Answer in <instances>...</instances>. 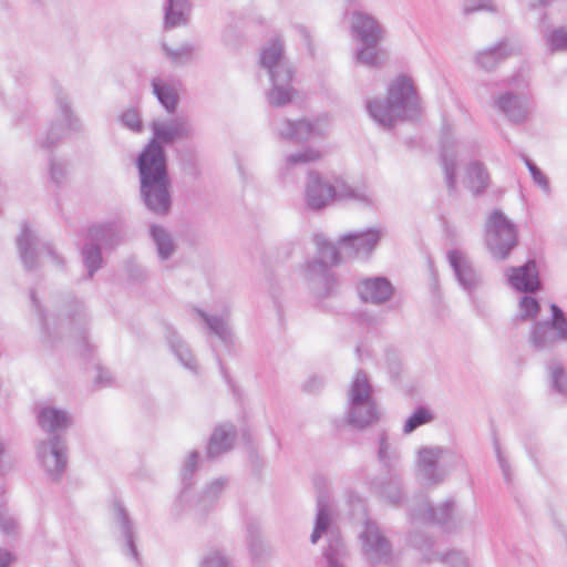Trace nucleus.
<instances>
[{
  "label": "nucleus",
  "mask_w": 567,
  "mask_h": 567,
  "mask_svg": "<svg viewBox=\"0 0 567 567\" xmlns=\"http://www.w3.org/2000/svg\"><path fill=\"white\" fill-rule=\"evenodd\" d=\"M224 486L225 480L223 478H218L212 482L203 492V496L199 499V504L203 505V507H206L208 503H213L219 496Z\"/></svg>",
  "instance_id": "obj_51"
},
{
  "label": "nucleus",
  "mask_w": 567,
  "mask_h": 567,
  "mask_svg": "<svg viewBox=\"0 0 567 567\" xmlns=\"http://www.w3.org/2000/svg\"><path fill=\"white\" fill-rule=\"evenodd\" d=\"M166 339L172 351L179 360V362L186 369L190 370L192 372H196L197 365L192 351L189 350L188 346L182 340V338L177 334V332L171 327L166 329Z\"/></svg>",
  "instance_id": "obj_32"
},
{
  "label": "nucleus",
  "mask_w": 567,
  "mask_h": 567,
  "mask_svg": "<svg viewBox=\"0 0 567 567\" xmlns=\"http://www.w3.org/2000/svg\"><path fill=\"white\" fill-rule=\"evenodd\" d=\"M544 326H534V337H533V340H534V346L536 347H539V346H543V341H542V338H540V333H542V330H543Z\"/></svg>",
  "instance_id": "obj_64"
},
{
  "label": "nucleus",
  "mask_w": 567,
  "mask_h": 567,
  "mask_svg": "<svg viewBox=\"0 0 567 567\" xmlns=\"http://www.w3.org/2000/svg\"><path fill=\"white\" fill-rule=\"evenodd\" d=\"M367 109L370 116L383 127L414 117L417 113V96L411 80L398 78L390 84L388 96L369 101Z\"/></svg>",
  "instance_id": "obj_2"
},
{
  "label": "nucleus",
  "mask_w": 567,
  "mask_h": 567,
  "mask_svg": "<svg viewBox=\"0 0 567 567\" xmlns=\"http://www.w3.org/2000/svg\"><path fill=\"white\" fill-rule=\"evenodd\" d=\"M136 166L143 204L152 214L158 217L167 216L173 205L167 164L137 157Z\"/></svg>",
  "instance_id": "obj_4"
},
{
  "label": "nucleus",
  "mask_w": 567,
  "mask_h": 567,
  "mask_svg": "<svg viewBox=\"0 0 567 567\" xmlns=\"http://www.w3.org/2000/svg\"><path fill=\"white\" fill-rule=\"evenodd\" d=\"M372 192L364 184L351 186L337 178L330 183L317 171H309L305 184L306 205L311 210H321L334 199H349L363 205L372 204Z\"/></svg>",
  "instance_id": "obj_3"
},
{
  "label": "nucleus",
  "mask_w": 567,
  "mask_h": 567,
  "mask_svg": "<svg viewBox=\"0 0 567 567\" xmlns=\"http://www.w3.org/2000/svg\"><path fill=\"white\" fill-rule=\"evenodd\" d=\"M151 130L153 136L137 157L161 164H167L164 145H172L176 141L190 140L195 135L194 126L186 116L154 120L151 123Z\"/></svg>",
  "instance_id": "obj_8"
},
{
  "label": "nucleus",
  "mask_w": 567,
  "mask_h": 567,
  "mask_svg": "<svg viewBox=\"0 0 567 567\" xmlns=\"http://www.w3.org/2000/svg\"><path fill=\"white\" fill-rule=\"evenodd\" d=\"M522 52V44L517 39L504 38L491 48L478 51L475 62L478 68L493 71L506 59L518 55Z\"/></svg>",
  "instance_id": "obj_17"
},
{
  "label": "nucleus",
  "mask_w": 567,
  "mask_h": 567,
  "mask_svg": "<svg viewBox=\"0 0 567 567\" xmlns=\"http://www.w3.org/2000/svg\"><path fill=\"white\" fill-rule=\"evenodd\" d=\"M197 463H198V452L193 451L192 453H189V455L187 456V458L183 465V483L185 486L190 485L189 481L192 480V476L197 468Z\"/></svg>",
  "instance_id": "obj_55"
},
{
  "label": "nucleus",
  "mask_w": 567,
  "mask_h": 567,
  "mask_svg": "<svg viewBox=\"0 0 567 567\" xmlns=\"http://www.w3.org/2000/svg\"><path fill=\"white\" fill-rule=\"evenodd\" d=\"M323 555L327 560V567H346V547L342 539L334 532L330 533V543L324 549Z\"/></svg>",
  "instance_id": "obj_39"
},
{
  "label": "nucleus",
  "mask_w": 567,
  "mask_h": 567,
  "mask_svg": "<svg viewBox=\"0 0 567 567\" xmlns=\"http://www.w3.org/2000/svg\"><path fill=\"white\" fill-rule=\"evenodd\" d=\"M50 165V178L51 182L54 183L56 186H61L66 181V163L61 159L51 158L49 162Z\"/></svg>",
  "instance_id": "obj_50"
},
{
  "label": "nucleus",
  "mask_w": 567,
  "mask_h": 567,
  "mask_svg": "<svg viewBox=\"0 0 567 567\" xmlns=\"http://www.w3.org/2000/svg\"><path fill=\"white\" fill-rule=\"evenodd\" d=\"M422 559L425 563L441 561L449 567H468L466 556L458 550H451L446 554L425 553Z\"/></svg>",
  "instance_id": "obj_42"
},
{
  "label": "nucleus",
  "mask_w": 567,
  "mask_h": 567,
  "mask_svg": "<svg viewBox=\"0 0 567 567\" xmlns=\"http://www.w3.org/2000/svg\"><path fill=\"white\" fill-rule=\"evenodd\" d=\"M454 508L453 499H447L437 507H433L427 499H422L417 506L410 509V516L413 520L437 524L445 530H452L458 526Z\"/></svg>",
  "instance_id": "obj_13"
},
{
  "label": "nucleus",
  "mask_w": 567,
  "mask_h": 567,
  "mask_svg": "<svg viewBox=\"0 0 567 567\" xmlns=\"http://www.w3.org/2000/svg\"><path fill=\"white\" fill-rule=\"evenodd\" d=\"M323 384V380L319 377H311L305 384L303 389L305 391L309 393H313L318 391Z\"/></svg>",
  "instance_id": "obj_59"
},
{
  "label": "nucleus",
  "mask_w": 567,
  "mask_h": 567,
  "mask_svg": "<svg viewBox=\"0 0 567 567\" xmlns=\"http://www.w3.org/2000/svg\"><path fill=\"white\" fill-rule=\"evenodd\" d=\"M30 298L32 302V307L35 309L39 321L44 333V337L54 342L61 334L62 330H70L78 341L81 343L83 350H81V354L85 355L91 351V346L87 342V337L85 332V327L87 324L86 313L84 311V306L81 300L75 298H71L68 303L61 310L60 317L58 321H53L50 323L49 319L44 315L43 309L40 306V302L35 296V291H30Z\"/></svg>",
  "instance_id": "obj_5"
},
{
  "label": "nucleus",
  "mask_w": 567,
  "mask_h": 567,
  "mask_svg": "<svg viewBox=\"0 0 567 567\" xmlns=\"http://www.w3.org/2000/svg\"><path fill=\"white\" fill-rule=\"evenodd\" d=\"M190 10L189 0H167L165 4L164 27L173 29L186 25Z\"/></svg>",
  "instance_id": "obj_31"
},
{
  "label": "nucleus",
  "mask_w": 567,
  "mask_h": 567,
  "mask_svg": "<svg viewBox=\"0 0 567 567\" xmlns=\"http://www.w3.org/2000/svg\"><path fill=\"white\" fill-rule=\"evenodd\" d=\"M507 285L517 292L532 295V259L524 265L509 267L505 272Z\"/></svg>",
  "instance_id": "obj_30"
},
{
  "label": "nucleus",
  "mask_w": 567,
  "mask_h": 567,
  "mask_svg": "<svg viewBox=\"0 0 567 567\" xmlns=\"http://www.w3.org/2000/svg\"><path fill=\"white\" fill-rule=\"evenodd\" d=\"M379 45L380 44H361V47L355 50V61L371 68L381 66L386 60V52Z\"/></svg>",
  "instance_id": "obj_37"
},
{
  "label": "nucleus",
  "mask_w": 567,
  "mask_h": 567,
  "mask_svg": "<svg viewBox=\"0 0 567 567\" xmlns=\"http://www.w3.org/2000/svg\"><path fill=\"white\" fill-rule=\"evenodd\" d=\"M534 185H537L543 193L549 197L551 194L548 177L534 164Z\"/></svg>",
  "instance_id": "obj_57"
},
{
  "label": "nucleus",
  "mask_w": 567,
  "mask_h": 567,
  "mask_svg": "<svg viewBox=\"0 0 567 567\" xmlns=\"http://www.w3.org/2000/svg\"><path fill=\"white\" fill-rule=\"evenodd\" d=\"M463 145L455 141L450 131H444L441 138V163L445 174L449 192L455 190L456 185V158L461 154Z\"/></svg>",
  "instance_id": "obj_21"
},
{
  "label": "nucleus",
  "mask_w": 567,
  "mask_h": 567,
  "mask_svg": "<svg viewBox=\"0 0 567 567\" xmlns=\"http://www.w3.org/2000/svg\"><path fill=\"white\" fill-rule=\"evenodd\" d=\"M378 458L382 464L385 472H394L399 471L398 461L399 455L395 450H393L388 442L386 433H381L379 437V449H378Z\"/></svg>",
  "instance_id": "obj_40"
},
{
  "label": "nucleus",
  "mask_w": 567,
  "mask_h": 567,
  "mask_svg": "<svg viewBox=\"0 0 567 567\" xmlns=\"http://www.w3.org/2000/svg\"><path fill=\"white\" fill-rule=\"evenodd\" d=\"M362 550L371 564L388 563L391 558V544L381 533L377 523L365 520L364 528L360 534Z\"/></svg>",
  "instance_id": "obj_14"
},
{
  "label": "nucleus",
  "mask_w": 567,
  "mask_h": 567,
  "mask_svg": "<svg viewBox=\"0 0 567 567\" xmlns=\"http://www.w3.org/2000/svg\"><path fill=\"white\" fill-rule=\"evenodd\" d=\"M42 249H44L47 251V254L51 257V259L54 264H56L58 266L64 265L63 258L56 254V251L54 250L53 246L50 243H44L42 245Z\"/></svg>",
  "instance_id": "obj_60"
},
{
  "label": "nucleus",
  "mask_w": 567,
  "mask_h": 567,
  "mask_svg": "<svg viewBox=\"0 0 567 567\" xmlns=\"http://www.w3.org/2000/svg\"><path fill=\"white\" fill-rule=\"evenodd\" d=\"M126 234L125 224L121 218L97 223L87 229L86 239L104 248L120 245Z\"/></svg>",
  "instance_id": "obj_20"
},
{
  "label": "nucleus",
  "mask_w": 567,
  "mask_h": 567,
  "mask_svg": "<svg viewBox=\"0 0 567 567\" xmlns=\"http://www.w3.org/2000/svg\"><path fill=\"white\" fill-rule=\"evenodd\" d=\"M12 561V555L4 549H0V567H9Z\"/></svg>",
  "instance_id": "obj_63"
},
{
  "label": "nucleus",
  "mask_w": 567,
  "mask_h": 567,
  "mask_svg": "<svg viewBox=\"0 0 567 567\" xmlns=\"http://www.w3.org/2000/svg\"><path fill=\"white\" fill-rule=\"evenodd\" d=\"M550 373L554 389L567 398V372L560 365H553Z\"/></svg>",
  "instance_id": "obj_52"
},
{
  "label": "nucleus",
  "mask_w": 567,
  "mask_h": 567,
  "mask_svg": "<svg viewBox=\"0 0 567 567\" xmlns=\"http://www.w3.org/2000/svg\"><path fill=\"white\" fill-rule=\"evenodd\" d=\"M121 122L126 128L135 133H141L143 131V122L141 115L134 109H130L123 112L121 115Z\"/></svg>",
  "instance_id": "obj_53"
},
{
  "label": "nucleus",
  "mask_w": 567,
  "mask_h": 567,
  "mask_svg": "<svg viewBox=\"0 0 567 567\" xmlns=\"http://www.w3.org/2000/svg\"><path fill=\"white\" fill-rule=\"evenodd\" d=\"M315 244L317 257L307 262L305 274L311 286L312 295L322 300L333 297L338 292V279L331 271V267L340 262V254L323 235H316Z\"/></svg>",
  "instance_id": "obj_7"
},
{
  "label": "nucleus",
  "mask_w": 567,
  "mask_h": 567,
  "mask_svg": "<svg viewBox=\"0 0 567 567\" xmlns=\"http://www.w3.org/2000/svg\"><path fill=\"white\" fill-rule=\"evenodd\" d=\"M486 246L495 259H506L517 245L515 225L501 212L493 210L485 225Z\"/></svg>",
  "instance_id": "obj_10"
},
{
  "label": "nucleus",
  "mask_w": 567,
  "mask_h": 567,
  "mask_svg": "<svg viewBox=\"0 0 567 567\" xmlns=\"http://www.w3.org/2000/svg\"><path fill=\"white\" fill-rule=\"evenodd\" d=\"M551 318L546 322L551 329L557 331L559 339L567 340V318L556 303L550 305Z\"/></svg>",
  "instance_id": "obj_46"
},
{
  "label": "nucleus",
  "mask_w": 567,
  "mask_h": 567,
  "mask_svg": "<svg viewBox=\"0 0 567 567\" xmlns=\"http://www.w3.org/2000/svg\"><path fill=\"white\" fill-rule=\"evenodd\" d=\"M443 453L441 447H424L419 452V475L429 485H436L444 480L445 472L439 466Z\"/></svg>",
  "instance_id": "obj_23"
},
{
  "label": "nucleus",
  "mask_w": 567,
  "mask_h": 567,
  "mask_svg": "<svg viewBox=\"0 0 567 567\" xmlns=\"http://www.w3.org/2000/svg\"><path fill=\"white\" fill-rule=\"evenodd\" d=\"M101 246L86 239L81 249V257L84 268L86 269V279L93 278L95 272L103 267L104 260Z\"/></svg>",
  "instance_id": "obj_34"
},
{
  "label": "nucleus",
  "mask_w": 567,
  "mask_h": 567,
  "mask_svg": "<svg viewBox=\"0 0 567 567\" xmlns=\"http://www.w3.org/2000/svg\"><path fill=\"white\" fill-rule=\"evenodd\" d=\"M320 157L321 153L313 148H306L303 151L290 154L286 158L285 171L288 172L292 166L298 164H307L318 161Z\"/></svg>",
  "instance_id": "obj_47"
},
{
  "label": "nucleus",
  "mask_w": 567,
  "mask_h": 567,
  "mask_svg": "<svg viewBox=\"0 0 567 567\" xmlns=\"http://www.w3.org/2000/svg\"><path fill=\"white\" fill-rule=\"evenodd\" d=\"M373 389L367 374L359 370L348 393L347 423L355 429H364L378 420V410L373 400Z\"/></svg>",
  "instance_id": "obj_9"
},
{
  "label": "nucleus",
  "mask_w": 567,
  "mask_h": 567,
  "mask_svg": "<svg viewBox=\"0 0 567 567\" xmlns=\"http://www.w3.org/2000/svg\"><path fill=\"white\" fill-rule=\"evenodd\" d=\"M200 567H231V563L219 550H212L202 559Z\"/></svg>",
  "instance_id": "obj_54"
},
{
  "label": "nucleus",
  "mask_w": 567,
  "mask_h": 567,
  "mask_svg": "<svg viewBox=\"0 0 567 567\" xmlns=\"http://www.w3.org/2000/svg\"><path fill=\"white\" fill-rule=\"evenodd\" d=\"M511 322L516 329L522 328L524 324L532 323V295H524L519 298L517 311Z\"/></svg>",
  "instance_id": "obj_44"
},
{
  "label": "nucleus",
  "mask_w": 567,
  "mask_h": 567,
  "mask_svg": "<svg viewBox=\"0 0 567 567\" xmlns=\"http://www.w3.org/2000/svg\"><path fill=\"white\" fill-rule=\"evenodd\" d=\"M95 383L101 388L111 385V383H112L111 372L99 367L96 370Z\"/></svg>",
  "instance_id": "obj_58"
},
{
  "label": "nucleus",
  "mask_w": 567,
  "mask_h": 567,
  "mask_svg": "<svg viewBox=\"0 0 567 567\" xmlns=\"http://www.w3.org/2000/svg\"><path fill=\"white\" fill-rule=\"evenodd\" d=\"M40 427L50 436L37 444V457L41 467L52 481H60L68 466V446L60 432L70 427L72 419L61 409L43 406L38 410Z\"/></svg>",
  "instance_id": "obj_1"
},
{
  "label": "nucleus",
  "mask_w": 567,
  "mask_h": 567,
  "mask_svg": "<svg viewBox=\"0 0 567 567\" xmlns=\"http://www.w3.org/2000/svg\"><path fill=\"white\" fill-rule=\"evenodd\" d=\"M4 457L6 447L3 441L0 440V475H3L9 470V467L6 465Z\"/></svg>",
  "instance_id": "obj_62"
},
{
  "label": "nucleus",
  "mask_w": 567,
  "mask_h": 567,
  "mask_svg": "<svg viewBox=\"0 0 567 567\" xmlns=\"http://www.w3.org/2000/svg\"><path fill=\"white\" fill-rule=\"evenodd\" d=\"M56 105L61 121L53 122L45 138L40 142L41 147L45 150L55 145L63 137L65 130L71 132H80L82 130L81 120L73 113L66 94L59 93L56 95Z\"/></svg>",
  "instance_id": "obj_12"
},
{
  "label": "nucleus",
  "mask_w": 567,
  "mask_h": 567,
  "mask_svg": "<svg viewBox=\"0 0 567 567\" xmlns=\"http://www.w3.org/2000/svg\"><path fill=\"white\" fill-rule=\"evenodd\" d=\"M447 260L453 269L458 285L465 290L475 303L474 292L482 286L481 274L474 268L472 262L457 249L447 252Z\"/></svg>",
  "instance_id": "obj_16"
},
{
  "label": "nucleus",
  "mask_w": 567,
  "mask_h": 567,
  "mask_svg": "<svg viewBox=\"0 0 567 567\" xmlns=\"http://www.w3.org/2000/svg\"><path fill=\"white\" fill-rule=\"evenodd\" d=\"M546 44L551 52H567V27H558L546 35Z\"/></svg>",
  "instance_id": "obj_45"
},
{
  "label": "nucleus",
  "mask_w": 567,
  "mask_h": 567,
  "mask_svg": "<svg viewBox=\"0 0 567 567\" xmlns=\"http://www.w3.org/2000/svg\"><path fill=\"white\" fill-rule=\"evenodd\" d=\"M466 175L467 186L474 194H481L488 187L489 175L481 162H471L467 166Z\"/></svg>",
  "instance_id": "obj_36"
},
{
  "label": "nucleus",
  "mask_w": 567,
  "mask_h": 567,
  "mask_svg": "<svg viewBox=\"0 0 567 567\" xmlns=\"http://www.w3.org/2000/svg\"><path fill=\"white\" fill-rule=\"evenodd\" d=\"M496 109L503 113L509 121L519 123L527 114L526 104L513 92L499 94L494 100Z\"/></svg>",
  "instance_id": "obj_29"
},
{
  "label": "nucleus",
  "mask_w": 567,
  "mask_h": 567,
  "mask_svg": "<svg viewBox=\"0 0 567 567\" xmlns=\"http://www.w3.org/2000/svg\"><path fill=\"white\" fill-rule=\"evenodd\" d=\"M352 38L360 44H380L386 37V30L372 13L362 9L348 11Z\"/></svg>",
  "instance_id": "obj_11"
},
{
  "label": "nucleus",
  "mask_w": 567,
  "mask_h": 567,
  "mask_svg": "<svg viewBox=\"0 0 567 567\" xmlns=\"http://www.w3.org/2000/svg\"><path fill=\"white\" fill-rule=\"evenodd\" d=\"M38 246L39 239L37 235L27 224H23L21 234L17 237V247L20 259L28 271L33 270L37 267Z\"/></svg>",
  "instance_id": "obj_26"
},
{
  "label": "nucleus",
  "mask_w": 567,
  "mask_h": 567,
  "mask_svg": "<svg viewBox=\"0 0 567 567\" xmlns=\"http://www.w3.org/2000/svg\"><path fill=\"white\" fill-rule=\"evenodd\" d=\"M495 452H496V456H497V461H498L499 467L502 468V473H503L504 480L511 486V493L514 495L516 502L520 505V499H519L518 491L513 485L511 466H509L507 460L505 458V456H504V454H503V452L501 450V446H499V444L497 442L495 443Z\"/></svg>",
  "instance_id": "obj_48"
},
{
  "label": "nucleus",
  "mask_w": 567,
  "mask_h": 567,
  "mask_svg": "<svg viewBox=\"0 0 567 567\" xmlns=\"http://www.w3.org/2000/svg\"><path fill=\"white\" fill-rule=\"evenodd\" d=\"M195 312L206 323L212 333L216 334L225 343L230 342L231 330L228 324L227 313L223 316H210L200 309H195Z\"/></svg>",
  "instance_id": "obj_35"
},
{
  "label": "nucleus",
  "mask_w": 567,
  "mask_h": 567,
  "mask_svg": "<svg viewBox=\"0 0 567 567\" xmlns=\"http://www.w3.org/2000/svg\"><path fill=\"white\" fill-rule=\"evenodd\" d=\"M114 518L120 527L121 534L125 540L124 553L126 556L134 559L137 564L140 563V554L135 545V532L134 524L130 518L124 506L116 502L114 503Z\"/></svg>",
  "instance_id": "obj_25"
},
{
  "label": "nucleus",
  "mask_w": 567,
  "mask_h": 567,
  "mask_svg": "<svg viewBox=\"0 0 567 567\" xmlns=\"http://www.w3.org/2000/svg\"><path fill=\"white\" fill-rule=\"evenodd\" d=\"M236 439V429L233 424L226 423L217 426L208 443L207 455L210 458L217 457L233 449Z\"/></svg>",
  "instance_id": "obj_27"
},
{
  "label": "nucleus",
  "mask_w": 567,
  "mask_h": 567,
  "mask_svg": "<svg viewBox=\"0 0 567 567\" xmlns=\"http://www.w3.org/2000/svg\"><path fill=\"white\" fill-rule=\"evenodd\" d=\"M434 420L433 412L424 406H417L414 412L406 419L403 425V433L411 434L422 425L429 424Z\"/></svg>",
  "instance_id": "obj_43"
},
{
  "label": "nucleus",
  "mask_w": 567,
  "mask_h": 567,
  "mask_svg": "<svg viewBox=\"0 0 567 567\" xmlns=\"http://www.w3.org/2000/svg\"><path fill=\"white\" fill-rule=\"evenodd\" d=\"M357 292L362 302L380 306L392 298L394 287L386 277H367L358 281Z\"/></svg>",
  "instance_id": "obj_18"
},
{
  "label": "nucleus",
  "mask_w": 567,
  "mask_h": 567,
  "mask_svg": "<svg viewBox=\"0 0 567 567\" xmlns=\"http://www.w3.org/2000/svg\"><path fill=\"white\" fill-rule=\"evenodd\" d=\"M153 94L165 109L168 114L175 113L179 96L177 86L173 81H167L159 76L153 78L151 81Z\"/></svg>",
  "instance_id": "obj_28"
},
{
  "label": "nucleus",
  "mask_w": 567,
  "mask_h": 567,
  "mask_svg": "<svg viewBox=\"0 0 567 567\" xmlns=\"http://www.w3.org/2000/svg\"><path fill=\"white\" fill-rule=\"evenodd\" d=\"M332 515L329 504V495L320 491L317 496V516L315 522L313 532L311 534V543L316 544L322 535L328 536V544L330 543V533L334 532L339 537V532L331 527Z\"/></svg>",
  "instance_id": "obj_24"
},
{
  "label": "nucleus",
  "mask_w": 567,
  "mask_h": 567,
  "mask_svg": "<svg viewBox=\"0 0 567 567\" xmlns=\"http://www.w3.org/2000/svg\"><path fill=\"white\" fill-rule=\"evenodd\" d=\"M150 234L156 246L159 259L164 261L171 258L176 249L171 233L163 226L152 225L150 228Z\"/></svg>",
  "instance_id": "obj_33"
},
{
  "label": "nucleus",
  "mask_w": 567,
  "mask_h": 567,
  "mask_svg": "<svg viewBox=\"0 0 567 567\" xmlns=\"http://www.w3.org/2000/svg\"><path fill=\"white\" fill-rule=\"evenodd\" d=\"M277 131L281 138L300 143L322 136L324 134V122L320 120L315 122L284 120Z\"/></svg>",
  "instance_id": "obj_19"
},
{
  "label": "nucleus",
  "mask_w": 567,
  "mask_h": 567,
  "mask_svg": "<svg viewBox=\"0 0 567 567\" xmlns=\"http://www.w3.org/2000/svg\"><path fill=\"white\" fill-rule=\"evenodd\" d=\"M371 491L392 505L403 499L402 477L400 471L384 472L370 482Z\"/></svg>",
  "instance_id": "obj_22"
},
{
  "label": "nucleus",
  "mask_w": 567,
  "mask_h": 567,
  "mask_svg": "<svg viewBox=\"0 0 567 567\" xmlns=\"http://www.w3.org/2000/svg\"><path fill=\"white\" fill-rule=\"evenodd\" d=\"M16 526V523L12 518L10 517H6L3 512H2V508L0 507V528L9 534L11 530H13Z\"/></svg>",
  "instance_id": "obj_61"
},
{
  "label": "nucleus",
  "mask_w": 567,
  "mask_h": 567,
  "mask_svg": "<svg viewBox=\"0 0 567 567\" xmlns=\"http://www.w3.org/2000/svg\"><path fill=\"white\" fill-rule=\"evenodd\" d=\"M384 235L383 228H368L343 235L339 244L349 256L368 258Z\"/></svg>",
  "instance_id": "obj_15"
},
{
  "label": "nucleus",
  "mask_w": 567,
  "mask_h": 567,
  "mask_svg": "<svg viewBox=\"0 0 567 567\" xmlns=\"http://www.w3.org/2000/svg\"><path fill=\"white\" fill-rule=\"evenodd\" d=\"M409 543L420 549V550H429L433 546V542L430 537L421 534V533H411L409 536Z\"/></svg>",
  "instance_id": "obj_56"
},
{
  "label": "nucleus",
  "mask_w": 567,
  "mask_h": 567,
  "mask_svg": "<svg viewBox=\"0 0 567 567\" xmlns=\"http://www.w3.org/2000/svg\"><path fill=\"white\" fill-rule=\"evenodd\" d=\"M260 65L265 69L272 83L267 93L268 101L274 106H284L291 101L293 69L284 55V44L279 38L271 39L260 52Z\"/></svg>",
  "instance_id": "obj_6"
},
{
  "label": "nucleus",
  "mask_w": 567,
  "mask_h": 567,
  "mask_svg": "<svg viewBox=\"0 0 567 567\" xmlns=\"http://www.w3.org/2000/svg\"><path fill=\"white\" fill-rule=\"evenodd\" d=\"M162 50L165 56L174 64V65H184L192 61L196 47L190 43H182L179 47L173 49L168 47L166 43L162 44Z\"/></svg>",
  "instance_id": "obj_41"
},
{
  "label": "nucleus",
  "mask_w": 567,
  "mask_h": 567,
  "mask_svg": "<svg viewBox=\"0 0 567 567\" xmlns=\"http://www.w3.org/2000/svg\"><path fill=\"white\" fill-rule=\"evenodd\" d=\"M247 545L252 563L258 566L264 565L269 557V549L261 540L258 528L254 525L247 528Z\"/></svg>",
  "instance_id": "obj_38"
},
{
  "label": "nucleus",
  "mask_w": 567,
  "mask_h": 567,
  "mask_svg": "<svg viewBox=\"0 0 567 567\" xmlns=\"http://www.w3.org/2000/svg\"><path fill=\"white\" fill-rule=\"evenodd\" d=\"M463 14L470 16L478 11L497 12L492 0H465L462 6Z\"/></svg>",
  "instance_id": "obj_49"
}]
</instances>
